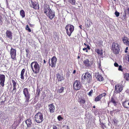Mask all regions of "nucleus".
I'll return each instance as SVG.
<instances>
[{
  "label": "nucleus",
  "instance_id": "obj_1",
  "mask_svg": "<svg viewBox=\"0 0 129 129\" xmlns=\"http://www.w3.org/2000/svg\"><path fill=\"white\" fill-rule=\"evenodd\" d=\"M44 13L50 19H52L55 17V13L50 9L49 5L46 4L44 5Z\"/></svg>",
  "mask_w": 129,
  "mask_h": 129
},
{
  "label": "nucleus",
  "instance_id": "obj_2",
  "mask_svg": "<svg viewBox=\"0 0 129 129\" xmlns=\"http://www.w3.org/2000/svg\"><path fill=\"white\" fill-rule=\"evenodd\" d=\"M82 80L84 83H89L92 80V76L91 74L87 72L84 74H83L81 76Z\"/></svg>",
  "mask_w": 129,
  "mask_h": 129
},
{
  "label": "nucleus",
  "instance_id": "obj_3",
  "mask_svg": "<svg viewBox=\"0 0 129 129\" xmlns=\"http://www.w3.org/2000/svg\"><path fill=\"white\" fill-rule=\"evenodd\" d=\"M120 47V46L118 43L113 42L112 45L111 49L114 54H117L119 53Z\"/></svg>",
  "mask_w": 129,
  "mask_h": 129
},
{
  "label": "nucleus",
  "instance_id": "obj_4",
  "mask_svg": "<svg viewBox=\"0 0 129 129\" xmlns=\"http://www.w3.org/2000/svg\"><path fill=\"white\" fill-rule=\"evenodd\" d=\"M30 66L34 73L37 74L39 73L40 67L37 62L35 61L32 62L30 64Z\"/></svg>",
  "mask_w": 129,
  "mask_h": 129
},
{
  "label": "nucleus",
  "instance_id": "obj_5",
  "mask_svg": "<svg viewBox=\"0 0 129 129\" xmlns=\"http://www.w3.org/2000/svg\"><path fill=\"white\" fill-rule=\"evenodd\" d=\"M29 91L28 89L26 88H24L23 90V92L25 99V103H28L30 101V94Z\"/></svg>",
  "mask_w": 129,
  "mask_h": 129
},
{
  "label": "nucleus",
  "instance_id": "obj_6",
  "mask_svg": "<svg viewBox=\"0 0 129 129\" xmlns=\"http://www.w3.org/2000/svg\"><path fill=\"white\" fill-rule=\"evenodd\" d=\"M66 33L70 37L74 30V26L70 24H67L65 27Z\"/></svg>",
  "mask_w": 129,
  "mask_h": 129
},
{
  "label": "nucleus",
  "instance_id": "obj_7",
  "mask_svg": "<svg viewBox=\"0 0 129 129\" xmlns=\"http://www.w3.org/2000/svg\"><path fill=\"white\" fill-rule=\"evenodd\" d=\"M35 121L38 123L41 122L43 120V113L40 112H38L35 115Z\"/></svg>",
  "mask_w": 129,
  "mask_h": 129
},
{
  "label": "nucleus",
  "instance_id": "obj_8",
  "mask_svg": "<svg viewBox=\"0 0 129 129\" xmlns=\"http://www.w3.org/2000/svg\"><path fill=\"white\" fill-rule=\"evenodd\" d=\"M82 86L80 82L78 80L75 81L73 84V88L75 90H79Z\"/></svg>",
  "mask_w": 129,
  "mask_h": 129
},
{
  "label": "nucleus",
  "instance_id": "obj_9",
  "mask_svg": "<svg viewBox=\"0 0 129 129\" xmlns=\"http://www.w3.org/2000/svg\"><path fill=\"white\" fill-rule=\"evenodd\" d=\"M123 89V86L122 84H118L115 85L114 92L117 94L121 92Z\"/></svg>",
  "mask_w": 129,
  "mask_h": 129
},
{
  "label": "nucleus",
  "instance_id": "obj_10",
  "mask_svg": "<svg viewBox=\"0 0 129 129\" xmlns=\"http://www.w3.org/2000/svg\"><path fill=\"white\" fill-rule=\"evenodd\" d=\"M12 82L13 87V89L12 90V92L15 93L16 92L17 89L16 86L18 84L17 83L16 80L15 78H12Z\"/></svg>",
  "mask_w": 129,
  "mask_h": 129
},
{
  "label": "nucleus",
  "instance_id": "obj_11",
  "mask_svg": "<svg viewBox=\"0 0 129 129\" xmlns=\"http://www.w3.org/2000/svg\"><path fill=\"white\" fill-rule=\"evenodd\" d=\"M83 64L85 66V68L87 69H89L92 64V61H90L88 59L84 60L83 61Z\"/></svg>",
  "mask_w": 129,
  "mask_h": 129
},
{
  "label": "nucleus",
  "instance_id": "obj_12",
  "mask_svg": "<svg viewBox=\"0 0 129 129\" xmlns=\"http://www.w3.org/2000/svg\"><path fill=\"white\" fill-rule=\"evenodd\" d=\"M16 50L15 49L12 48L10 50V54L11 58L13 60H16Z\"/></svg>",
  "mask_w": 129,
  "mask_h": 129
},
{
  "label": "nucleus",
  "instance_id": "obj_13",
  "mask_svg": "<svg viewBox=\"0 0 129 129\" xmlns=\"http://www.w3.org/2000/svg\"><path fill=\"white\" fill-rule=\"evenodd\" d=\"M57 59L55 56H53L51 59V64L50 63V61H49V63L50 66H51L52 68L55 67L56 64Z\"/></svg>",
  "mask_w": 129,
  "mask_h": 129
},
{
  "label": "nucleus",
  "instance_id": "obj_14",
  "mask_svg": "<svg viewBox=\"0 0 129 129\" xmlns=\"http://www.w3.org/2000/svg\"><path fill=\"white\" fill-rule=\"evenodd\" d=\"M31 6L30 7L35 10L39 9V5L38 3L35 1L31 2Z\"/></svg>",
  "mask_w": 129,
  "mask_h": 129
},
{
  "label": "nucleus",
  "instance_id": "obj_15",
  "mask_svg": "<svg viewBox=\"0 0 129 129\" xmlns=\"http://www.w3.org/2000/svg\"><path fill=\"white\" fill-rule=\"evenodd\" d=\"M5 78L4 75L0 74V84L2 87H3L4 85Z\"/></svg>",
  "mask_w": 129,
  "mask_h": 129
},
{
  "label": "nucleus",
  "instance_id": "obj_16",
  "mask_svg": "<svg viewBox=\"0 0 129 129\" xmlns=\"http://www.w3.org/2000/svg\"><path fill=\"white\" fill-rule=\"evenodd\" d=\"M6 37L9 39H12L13 37V34L9 30H7L5 33Z\"/></svg>",
  "mask_w": 129,
  "mask_h": 129
},
{
  "label": "nucleus",
  "instance_id": "obj_17",
  "mask_svg": "<svg viewBox=\"0 0 129 129\" xmlns=\"http://www.w3.org/2000/svg\"><path fill=\"white\" fill-rule=\"evenodd\" d=\"M25 122L28 127H31L33 125L32 120L31 118H29L26 120Z\"/></svg>",
  "mask_w": 129,
  "mask_h": 129
},
{
  "label": "nucleus",
  "instance_id": "obj_18",
  "mask_svg": "<svg viewBox=\"0 0 129 129\" xmlns=\"http://www.w3.org/2000/svg\"><path fill=\"white\" fill-rule=\"evenodd\" d=\"M50 112L51 113H53L55 112V108L53 104H52L49 105L48 106Z\"/></svg>",
  "mask_w": 129,
  "mask_h": 129
},
{
  "label": "nucleus",
  "instance_id": "obj_19",
  "mask_svg": "<svg viewBox=\"0 0 129 129\" xmlns=\"http://www.w3.org/2000/svg\"><path fill=\"white\" fill-rule=\"evenodd\" d=\"M78 102L80 105L82 107L83 106H84L83 105L85 103L86 100L84 98L81 97V98L78 99Z\"/></svg>",
  "mask_w": 129,
  "mask_h": 129
},
{
  "label": "nucleus",
  "instance_id": "obj_20",
  "mask_svg": "<svg viewBox=\"0 0 129 129\" xmlns=\"http://www.w3.org/2000/svg\"><path fill=\"white\" fill-rule=\"evenodd\" d=\"M57 79V80L58 82L61 81L64 79V77L63 76L61 75L59 73L56 74Z\"/></svg>",
  "mask_w": 129,
  "mask_h": 129
},
{
  "label": "nucleus",
  "instance_id": "obj_21",
  "mask_svg": "<svg viewBox=\"0 0 129 129\" xmlns=\"http://www.w3.org/2000/svg\"><path fill=\"white\" fill-rule=\"evenodd\" d=\"M111 103H113L114 106H116L117 105V102L116 101L115 98L113 96L111 97L110 101L108 102V104L109 105V104Z\"/></svg>",
  "mask_w": 129,
  "mask_h": 129
},
{
  "label": "nucleus",
  "instance_id": "obj_22",
  "mask_svg": "<svg viewBox=\"0 0 129 129\" xmlns=\"http://www.w3.org/2000/svg\"><path fill=\"white\" fill-rule=\"evenodd\" d=\"M122 39L123 43L125 44L129 41V39L125 36L122 37Z\"/></svg>",
  "mask_w": 129,
  "mask_h": 129
},
{
  "label": "nucleus",
  "instance_id": "obj_23",
  "mask_svg": "<svg viewBox=\"0 0 129 129\" xmlns=\"http://www.w3.org/2000/svg\"><path fill=\"white\" fill-rule=\"evenodd\" d=\"M40 89L37 88V89L36 92L35 94V98L38 99L39 98L40 95Z\"/></svg>",
  "mask_w": 129,
  "mask_h": 129
},
{
  "label": "nucleus",
  "instance_id": "obj_24",
  "mask_svg": "<svg viewBox=\"0 0 129 129\" xmlns=\"http://www.w3.org/2000/svg\"><path fill=\"white\" fill-rule=\"evenodd\" d=\"M95 52H96L98 55L100 56L103 55V53L102 52V50H100L99 49H97L95 50Z\"/></svg>",
  "mask_w": 129,
  "mask_h": 129
},
{
  "label": "nucleus",
  "instance_id": "obj_25",
  "mask_svg": "<svg viewBox=\"0 0 129 129\" xmlns=\"http://www.w3.org/2000/svg\"><path fill=\"white\" fill-rule=\"evenodd\" d=\"M25 70L24 69H23L22 70L21 74L20 75V78L21 79L23 80L24 79V73L25 72Z\"/></svg>",
  "mask_w": 129,
  "mask_h": 129
},
{
  "label": "nucleus",
  "instance_id": "obj_26",
  "mask_svg": "<svg viewBox=\"0 0 129 129\" xmlns=\"http://www.w3.org/2000/svg\"><path fill=\"white\" fill-rule=\"evenodd\" d=\"M98 80L100 81H102L104 80V78L101 75L99 74L96 77Z\"/></svg>",
  "mask_w": 129,
  "mask_h": 129
},
{
  "label": "nucleus",
  "instance_id": "obj_27",
  "mask_svg": "<svg viewBox=\"0 0 129 129\" xmlns=\"http://www.w3.org/2000/svg\"><path fill=\"white\" fill-rule=\"evenodd\" d=\"M128 101H124L122 103V105L123 107L126 108H129V106L128 105Z\"/></svg>",
  "mask_w": 129,
  "mask_h": 129
},
{
  "label": "nucleus",
  "instance_id": "obj_28",
  "mask_svg": "<svg viewBox=\"0 0 129 129\" xmlns=\"http://www.w3.org/2000/svg\"><path fill=\"white\" fill-rule=\"evenodd\" d=\"M124 78L127 81H129V73H126L124 75Z\"/></svg>",
  "mask_w": 129,
  "mask_h": 129
},
{
  "label": "nucleus",
  "instance_id": "obj_29",
  "mask_svg": "<svg viewBox=\"0 0 129 129\" xmlns=\"http://www.w3.org/2000/svg\"><path fill=\"white\" fill-rule=\"evenodd\" d=\"M20 14L22 18H23L25 17V12L23 10H21L20 11Z\"/></svg>",
  "mask_w": 129,
  "mask_h": 129
},
{
  "label": "nucleus",
  "instance_id": "obj_30",
  "mask_svg": "<svg viewBox=\"0 0 129 129\" xmlns=\"http://www.w3.org/2000/svg\"><path fill=\"white\" fill-rule=\"evenodd\" d=\"M90 23L91 22L87 20V21L85 22V25L88 27H89L91 26Z\"/></svg>",
  "mask_w": 129,
  "mask_h": 129
},
{
  "label": "nucleus",
  "instance_id": "obj_31",
  "mask_svg": "<svg viewBox=\"0 0 129 129\" xmlns=\"http://www.w3.org/2000/svg\"><path fill=\"white\" fill-rule=\"evenodd\" d=\"M103 41L102 40L98 41L95 43L98 45L99 46H100L103 45Z\"/></svg>",
  "mask_w": 129,
  "mask_h": 129
},
{
  "label": "nucleus",
  "instance_id": "obj_32",
  "mask_svg": "<svg viewBox=\"0 0 129 129\" xmlns=\"http://www.w3.org/2000/svg\"><path fill=\"white\" fill-rule=\"evenodd\" d=\"M64 90V87L61 86L60 88L59 89L57 90V92L59 93H61L63 92Z\"/></svg>",
  "mask_w": 129,
  "mask_h": 129
},
{
  "label": "nucleus",
  "instance_id": "obj_33",
  "mask_svg": "<svg viewBox=\"0 0 129 129\" xmlns=\"http://www.w3.org/2000/svg\"><path fill=\"white\" fill-rule=\"evenodd\" d=\"M69 2L71 5H75L76 4V0H68Z\"/></svg>",
  "mask_w": 129,
  "mask_h": 129
},
{
  "label": "nucleus",
  "instance_id": "obj_34",
  "mask_svg": "<svg viewBox=\"0 0 129 129\" xmlns=\"http://www.w3.org/2000/svg\"><path fill=\"white\" fill-rule=\"evenodd\" d=\"M102 98L101 96L99 95L95 98L94 101L95 102H97L99 101Z\"/></svg>",
  "mask_w": 129,
  "mask_h": 129
},
{
  "label": "nucleus",
  "instance_id": "obj_35",
  "mask_svg": "<svg viewBox=\"0 0 129 129\" xmlns=\"http://www.w3.org/2000/svg\"><path fill=\"white\" fill-rule=\"evenodd\" d=\"M90 49V47L88 45H87V47L86 48H84L83 49V51H85L86 52H87L88 51L87 49L89 50Z\"/></svg>",
  "mask_w": 129,
  "mask_h": 129
},
{
  "label": "nucleus",
  "instance_id": "obj_36",
  "mask_svg": "<svg viewBox=\"0 0 129 129\" xmlns=\"http://www.w3.org/2000/svg\"><path fill=\"white\" fill-rule=\"evenodd\" d=\"M100 124L101 125L102 128L103 129H104V127H106V126L103 123L101 122L100 120Z\"/></svg>",
  "mask_w": 129,
  "mask_h": 129
},
{
  "label": "nucleus",
  "instance_id": "obj_37",
  "mask_svg": "<svg viewBox=\"0 0 129 129\" xmlns=\"http://www.w3.org/2000/svg\"><path fill=\"white\" fill-rule=\"evenodd\" d=\"M113 121V122L114 123L115 125H117V123L118 121V120H116V119L114 118L112 120Z\"/></svg>",
  "mask_w": 129,
  "mask_h": 129
},
{
  "label": "nucleus",
  "instance_id": "obj_38",
  "mask_svg": "<svg viewBox=\"0 0 129 129\" xmlns=\"http://www.w3.org/2000/svg\"><path fill=\"white\" fill-rule=\"evenodd\" d=\"M25 29L28 31L29 32H31V29L29 28L28 25H26V27H25Z\"/></svg>",
  "mask_w": 129,
  "mask_h": 129
},
{
  "label": "nucleus",
  "instance_id": "obj_39",
  "mask_svg": "<svg viewBox=\"0 0 129 129\" xmlns=\"http://www.w3.org/2000/svg\"><path fill=\"white\" fill-rule=\"evenodd\" d=\"M3 21V18L1 15H0V25H2Z\"/></svg>",
  "mask_w": 129,
  "mask_h": 129
},
{
  "label": "nucleus",
  "instance_id": "obj_40",
  "mask_svg": "<svg viewBox=\"0 0 129 129\" xmlns=\"http://www.w3.org/2000/svg\"><path fill=\"white\" fill-rule=\"evenodd\" d=\"M57 119L59 121H60L61 120L63 119V118L61 117L60 115H59L58 116Z\"/></svg>",
  "mask_w": 129,
  "mask_h": 129
},
{
  "label": "nucleus",
  "instance_id": "obj_41",
  "mask_svg": "<svg viewBox=\"0 0 129 129\" xmlns=\"http://www.w3.org/2000/svg\"><path fill=\"white\" fill-rule=\"evenodd\" d=\"M118 70L119 71H121L122 72L123 71V70L122 69V66L121 65L119 66Z\"/></svg>",
  "mask_w": 129,
  "mask_h": 129
},
{
  "label": "nucleus",
  "instance_id": "obj_42",
  "mask_svg": "<svg viewBox=\"0 0 129 129\" xmlns=\"http://www.w3.org/2000/svg\"><path fill=\"white\" fill-rule=\"evenodd\" d=\"M115 14L116 17H118L119 16L120 13L117 11H116L115 12Z\"/></svg>",
  "mask_w": 129,
  "mask_h": 129
},
{
  "label": "nucleus",
  "instance_id": "obj_43",
  "mask_svg": "<svg viewBox=\"0 0 129 129\" xmlns=\"http://www.w3.org/2000/svg\"><path fill=\"white\" fill-rule=\"evenodd\" d=\"M100 95L102 98L103 96H105L106 95V93H103Z\"/></svg>",
  "mask_w": 129,
  "mask_h": 129
},
{
  "label": "nucleus",
  "instance_id": "obj_44",
  "mask_svg": "<svg viewBox=\"0 0 129 129\" xmlns=\"http://www.w3.org/2000/svg\"><path fill=\"white\" fill-rule=\"evenodd\" d=\"M93 90H91L89 92L88 95L89 96H91V94L92 93Z\"/></svg>",
  "mask_w": 129,
  "mask_h": 129
},
{
  "label": "nucleus",
  "instance_id": "obj_45",
  "mask_svg": "<svg viewBox=\"0 0 129 129\" xmlns=\"http://www.w3.org/2000/svg\"><path fill=\"white\" fill-rule=\"evenodd\" d=\"M53 129H58V127L56 126L53 125Z\"/></svg>",
  "mask_w": 129,
  "mask_h": 129
},
{
  "label": "nucleus",
  "instance_id": "obj_46",
  "mask_svg": "<svg viewBox=\"0 0 129 129\" xmlns=\"http://www.w3.org/2000/svg\"><path fill=\"white\" fill-rule=\"evenodd\" d=\"M114 66L115 67H118L119 66L118 64L117 63L115 62L114 64Z\"/></svg>",
  "mask_w": 129,
  "mask_h": 129
},
{
  "label": "nucleus",
  "instance_id": "obj_47",
  "mask_svg": "<svg viewBox=\"0 0 129 129\" xmlns=\"http://www.w3.org/2000/svg\"><path fill=\"white\" fill-rule=\"evenodd\" d=\"M126 10L128 14H129V7L128 6L126 8Z\"/></svg>",
  "mask_w": 129,
  "mask_h": 129
},
{
  "label": "nucleus",
  "instance_id": "obj_48",
  "mask_svg": "<svg viewBox=\"0 0 129 129\" xmlns=\"http://www.w3.org/2000/svg\"><path fill=\"white\" fill-rule=\"evenodd\" d=\"M26 52L27 55H28L29 53V50L28 49H26Z\"/></svg>",
  "mask_w": 129,
  "mask_h": 129
},
{
  "label": "nucleus",
  "instance_id": "obj_49",
  "mask_svg": "<svg viewBox=\"0 0 129 129\" xmlns=\"http://www.w3.org/2000/svg\"><path fill=\"white\" fill-rule=\"evenodd\" d=\"M57 36V34L56 33H55L54 35V38H55Z\"/></svg>",
  "mask_w": 129,
  "mask_h": 129
},
{
  "label": "nucleus",
  "instance_id": "obj_50",
  "mask_svg": "<svg viewBox=\"0 0 129 129\" xmlns=\"http://www.w3.org/2000/svg\"><path fill=\"white\" fill-rule=\"evenodd\" d=\"M127 58L128 59V61L129 62V55H128L127 56Z\"/></svg>",
  "mask_w": 129,
  "mask_h": 129
},
{
  "label": "nucleus",
  "instance_id": "obj_51",
  "mask_svg": "<svg viewBox=\"0 0 129 129\" xmlns=\"http://www.w3.org/2000/svg\"><path fill=\"white\" fill-rule=\"evenodd\" d=\"M125 14L123 15V16L124 17H125L126 16V13L125 11Z\"/></svg>",
  "mask_w": 129,
  "mask_h": 129
},
{
  "label": "nucleus",
  "instance_id": "obj_52",
  "mask_svg": "<svg viewBox=\"0 0 129 129\" xmlns=\"http://www.w3.org/2000/svg\"><path fill=\"white\" fill-rule=\"evenodd\" d=\"M76 71L75 70H74L73 72V74H75L76 73Z\"/></svg>",
  "mask_w": 129,
  "mask_h": 129
},
{
  "label": "nucleus",
  "instance_id": "obj_53",
  "mask_svg": "<svg viewBox=\"0 0 129 129\" xmlns=\"http://www.w3.org/2000/svg\"><path fill=\"white\" fill-rule=\"evenodd\" d=\"M84 45H85V46H87V45H88V44H86V43H84Z\"/></svg>",
  "mask_w": 129,
  "mask_h": 129
},
{
  "label": "nucleus",
  "instance_id": "obj_54",
  "mask_svg": "<svg viewBox=\"0 0 129 129\" xmlns=\"http://www.w3.org/2000/svg\"><path fill=\"white\" fill-rule=\"evenodd\" d=\"M29 25H30V26H31V27H33V25H32V24H29Z\"/></svg>",
  "mask_w": 129,
  "mask_h": 129
},
{
  "label": "nucleus",
  "instance_id": "obj_55",
  "mask_svg": "<svg viewBox=\"0 0 129 129\" xmlns=\"http://www.w3.org/2000/svg\"><path fill=\"white\" fill-rule=\"evenodd\" d=\"M44 63H46V61L45 60H44Z\"/></svg>",
  "mask_w": 129,
  "mask_h": 129
},
{
  "label": "nucleus",
  "instance_id": "obj_56",
  "mask_svg": "<svg viewBox=\"0 0 129 129\" xmlns=\"http://www.w3.org/2000/svg\"><path fill=\"white\" fill-rule=\"evenodd\" d=\"M30 0V2H31H31H32V1H33V2L35 1H34V0Z\"/></svg>",
  "mask_w": 129,
  "mask_h": 129
},
{
  "label": "nucleus",
  "instance_id": "obj_57",
  "mask_svg": "<svg viewBox=\"0 0 129 129\" xmlns=\"http://www.w3.org/2000/svg\"><path fill=\"white\" fill-rule=\"evenodd\" d=\"M128 49V47H127L126 49H125V50H127Z\"/></svg>",
  "mask_w": 129,
  "mask_h": 129
},
{
  "label": "nucleus",
  "instance_id": "obj_58",
  "mask_svg": "<svg viewBox=\"0 0 129 129\" xmlns=\"http://www.w3.org/2000/svg\"><path fill=\"white\" fill-rule=\"evenodd\" d=\"M124 52H125V53H127V50H125V51Z\"/></svg>",
  "mask_w": 129,
  "mask_h": 129
},
{
  "label": "nucleus",
  "instance_id": "obj_59",
  "mask_svg": "<svg viewBox=\"0 0 129 129\" xmlns=\"http://www.w3.org/2000/svg\"><path fill=\"white\" fill-rule=\"evenodd\" d=\"M31 129H36L35 127H33Z\"/></svg>",
  "mask_w": 129,
  "mask_h": 129
},
{
  "label": "nucleus",
  "instance_id": "obj_60",
  "mask_svg": "<svg viewBox=\"0 0 129 129\" xmlns=\"http://www.w3.org/2000/svg\"><path fill=\"white\" fill-rule=\"evenodd\" d=\"M82 26V25H80V26H79V27L81 29L82 28L81 27V26Z\"/></svg>",
  "mask_w": 129,
  "mask_h": 129
},
{
  "label": "nucleus",
  "instance_id": "obj_61",
  "mask_svg": "<svg viewBox=\"0 0 129 129\" xmlns=\"http://www.w3.org/2000/svg\"><path fill=\"white\" fill-rule=\"evenodd\" d=\"M80 58V57L79 56H78V59L79 58Z\"/></svg>",
  "mask_w": 129,
  "mask_h": 129
},
{
  "label": "nucleus",
  "instance_id": "obj_62",
  "mask_svg": "<svg viewBox=\"0 0 129 129\" xmlns=\"http://www.w3.org/2000/svg\"><path fill=\"white\" fill-rule=\"evenodd\" d=\"M93 107L94 108H95V106H93Z\"/></svg>",
  "mask_w": 129,
  "mask_h": 129
}]
</instances>
